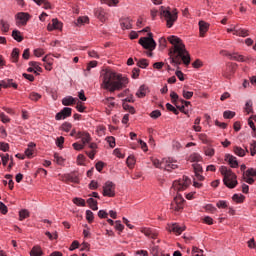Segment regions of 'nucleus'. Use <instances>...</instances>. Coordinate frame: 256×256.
Returning a JSON list of instances; mask_svg holds the SVG:
<instances>
[{
	"instance_id": "f257e3e1",
	"label": "nucleus",
	"mask_w": 256,
	"mask_h": 256,
	"mask_svg": "<svg viewBox=\"0 0 256 256\" xmlns=\"http://www.w3.org/2000/svg\"><path fill=\"white\" fill-rule=\"evenodd\" d=\"M168 41L172 45L169 52L170 64L174 67H179V65L182 63H184V65H189L191 63V55H189L187 48H185L183 40L175 35H172L168 37Z\"/></svg>"
},
{
	"instance_id": "f03ea898",
	"label": "nucleus",
	"mask_w": 256,
	"mask_h": 256,
	"mask_svg": "<svg viewBox=\"0 0 256 256\" xmlns=\"http://www.w3.org/2000/svg\"><path fill=\"white\" fill-rule=\"evenodd\" d=\"M100 87L105 91L110 93H115V91H121V89L127 87L129 84V79L122 74H117L111 69L102 70L100 74Z\"/></svg>"
},
{
	"instance_id": "7ed1b4c3",
	"label": "nucleus",
	"mask_w": 256,
	"mask_h": 256,
	"mask_svg": "<svg viewBox=\"0 0 256 256\" xmlns=\"http://www.w3.org/2000/svg\"><path fill=\"white\" fill-rule=\"evenodd\" d=\"M221 175H223V183L228 189H235L237 187V175L227 166H221L219 169Z\"/></svg>"
},
{
	"instance_id": "20e7f679",
	"label": "nucleus",
	"mask_w": 256,
	"mask_h": 256,
	"mask_svg": "<svg viewBox=\"0 0 256 256\" xmlns=\"http://www.w3.org/2000/svg\"><path fill=\"white\" fill-rule=\"evenodd\" d=\"M160 15H162L164 21H166V27L168 29H171V27H173L177 22V19H179V12L177 11V9H173L171 11V8L169 7L165 10H162L160 12Z\"/></svg>"
},
{
	"instance_id": "39448f33",
	"label": "nucleus",
	"mask_w": 256,
	"mask_h": 256,
	"mask_svg": "<svg viewBox=\"0 0 256 256\" xmlns=\"http://www.w3.org/2000/svg\"><path fill=\"white\" fill-rule=\"evenodd\" d=\"M139 44L143 49H147L148 51H155V47H157V43L155 42V39H153V33L151 32L148 33V37L140 38Z\"/></svg>"
},
{
	"instance_id": "423d86ee",
	"label": "nucleus",
	"mask_w": 256,
	"mask_h": 256,
	"mask_svg": "<svg viewBox=\"0 0 256 256\" xmlns=\"http://www.w3.org/2000/svg\"><path fill=\"white\" fill-rule=\"evenodd\" d=\"M183 207H185V198L181 194H177L170 204V209L173 213H180L183 211Z\"/></svg>"
},
{
	"instance_id": "0eeeda50",
	"label": "nucleus",
	"mask_w": 256,
	"mask_h": 256,
	"mask_svg": "<svg viewBox=\"0 0 256 256\" xmlns=\"http://www.w3.org/2000/svg\"><path fill=\"white\" fill-rule=\"evenodd\" d=\"M191 185V179L187 176L175 180L172 184V187L175 191H185Z\"/></svg>"
},
{
	"instance_id": "6e6552de",
	"label": "nucleus",
	"mask_w": 256,
	"mask_h": 256,
	"mask_svg": "<svg viewBox=\"0 0 256 256\" xmlns=\"http://www.w3.org/2000/svg\"><path fill=\"white\" fill-rule=\"evenodd\" d=\"M14 19L17 27H25L29 22V19H31V14L27 12H18L14 16Z\"/></svg>"
},
{
	"instance_id": "1a4fd4ad",
	"label": "nucleus",
	"mask_w": 256,
	"mask_h": 256,
	"mask_svg": "<svg viewBox=\"0 0 256 256\" xmlns=\"http://www.w3.org/2000/svg\"><path fill=\"white\" fill-rule=\"evenodd\" d=\"M102 189L103 197H115V183L112 181H106Z\"/></svg>"
},
{
	"instance_id": "9d476101",
	"label": "nucleus",
	"mask_w": 256,
	"mask_h": 256,
	"mask_svg": "<svg viewBox=\"0 0 256 256\" xmlns=\"http://www.w3.org/2000/svg\"><path fill=\"white\" fill-rule=\"evenodd\" d=\"M166 229L167 231H169V233H174L175 235H181V233H183V231H185L187 227H185V225L181 226L178 223H170V224H167Z\"/></svg>"
},
{
	"instance_id": "9b49d317",
	"label": "nucleus",
	"mask_w": 256,
	"mask_h": 256,
	"mask_svg": "<svg viewBox=\"0 0 256 256\" xmlns=\"http://www.w3.org/2000/svg\"><path fill=\"white\" fill-rule=\"evenodd\" d=\"M48 31H63V22L59 21L57 18L52 19V23L47 25Z\"/></svg>"
},
{
	"instance_id": "f8f14e48",
	"label": "nucleus",
	"mask_w": 256,
	"mask_h": 256,
	"mask_svg": "<svg viewBox=\"0 0 256 256\" xmlns=\"http://www.w3.org/2000/svg\"><path fill=\"white\" fill-rule=\"evenodd\" d=\"M71 113H73V109L69 107H64L60 112L55 115L56 121H61L63 119H67V117H71Z\"/></svg>"
},
{
	"instance_id": "ddd939ff",
	"label": "nucleus",
	"mask_w": 256,
	"mask_h": 256,
	"mask_svg": "<svg viewBox=\"0 0 256 256\" xmlns=\"http://www.w3.org/2000/svg\"><path fill=\"white\" fill-rule=\"evenodd\" d=\"M233 73H235V64L228 63L223 70L222 75L225 79H231V77H233Z\"/></svg>"
},
{
	"instance_id": "4468645a",
	"label": "nucleus",
	"mask_w": 256,
	"mask_h": 256,
	"mask_svg": "<svg viewBox=\"0 0 256 256\" xmlns=\"http://www.w3.org/2000/svg\"><path fill=\"white\" fill-rule=\"evenodd\" d=\"M149 93H151L149 86L142 84L138 88V91L136 92V97H138V99H143V98L147 97V95H149Z\"/></svg>"
},
{
	"instance_id": "2eb2a0df",
	"label": "nucleus",
	"mask_w": 256,
	"mask_h": 256,
	"mask_svg": "<svg viewBox=\"0 0 256 256\" xmlns=\"http://www.w3.org/2000/svg\"><path fill=\"white\" fill-rule=\"evenodd\" d=\"M179 167V163L171 158L164 160V169L166 171H173V169H177Z\"/></svg>"
},
{
	"instance_id": "dca6fc26",
	"label": "nucleus",
	"mask_w": 256,
	"mask_h": 256,
	"mask_svg": "<svg viewBox=\"0 0 256 256\" xmlns=\"http://www.w3.org/2000/svg\"><path fill=\"white\" fill-rule=\"evenodd\" d=\"M141 233H143L146 237H149L150 239H157V236L159 235L157 230L147 227L141 228Z\"/></svg>"
},
{
	"instance_id": "f3484780",
	"label": "nucleus",
	"mask_w": 256,
	"mask_h": 256,
	"mask_svg": "<svg viewBox=\"0 0 256 256\" xmlns=\"http://www.w3.org/2000/svg\"><path fill=\"white\" fill-rule=\"evenodd\" d=\"M76 139H81L82 144L87 145V143H91V134L81 131L77 133Z\"/></svg>"
},
{
	"instance_id": "a211bd4d",
	"label": "nucleus",
	"mask_w": 256,
	"mask_h": 256,
	"mask_svg": "<svg viewBox=\"0 0 256 256\" xmlns=\"http://www.w3.org/2000/svg\"><path fill=\"white\" fill-rule=\"evenodd\" d=\"M42 61L45 63L44 67L46 69V71H51L53 69V61H55L53 59V55L51 54H47Z\"/></svg>"
},
{
	"instance_id": "6ab92c4d",
	"label": "nucleus",
	"mask_w": 256,
	"mask_h": 256,
	"mask_svg": "<svg viewBox=\"0 0 256 256\" xmlns=\"http://www.w3.org/2000/svg\"><path fill=\"white\" fill-rule=\"evenodd\" d=\"M120 27L123 30L133 29V20H131V18H122V19H120Z\"/></svg>"
},
{
	"instance_id": "aec40b11",
	"label": "nucleus",
	"mask_w": 256,
	"mask_h": 256,
	"mask_svg": "<svg viewBox=\"0 0 256 256\" xmlns=\"http://www.w3.org/2000/svg\"><path fill=\"white\" fill-rule=\"evenodd\" d=\"M0 85L3 89H9L11 87L12 89H17V87H19L17 83L13 82V79L2 80Z\"/></svg>"
},
{
	"instance_id": "412c9836",
	"label": "nucleus",
	"mask_w": 256,
	"mask_h": 256,
	"mask_svg": "<svg viewBox=\"0 0 256 256\" xmlns=\"http://www.w3.org/2000/svg\"><path fill=\"white\" fill-rule=\"evenodd\" d=\"M198 25H199L200 37H205V33L209 31V23L203 20H200Z\"/></svg>"
},
{
	"instance_id": "4be33fe9",
	"label": "nucleus",
	"mask_w": 256,
	"mask_h": 256,
	"mask_svg": "<svg viewBox=\"0 0 256 256\" xmlns=\"http://www.w3.org/2000/svg\"><path fill=\"white\" fill-rule=\"evenodd\" d=\"M97 61L92 60L87 64L86 69L84 70V76L85 77H89V75H91V69H95V67H97Z\"/></svg>"
},
{
	"instance_id": "5701e85b",
	"label": "nucleus",
	"mask_w": 256,
	"mask_h": 256,
	"mask_svg": "<svg viewBox=\"0 0 256 256\" xmlns=\"http://www.w3.org/2000/svg\"><path fill=\"white\" fill-rule=\"evenodd\" d=\"M35 147H37V144H35V142H30L28 144V148L25 150V155L26 157H28V159H31L33 157Z\"/></svg>"
},
{
	"instance_id": "b1692460",
	"label": "nucleus",
	"mask_w": 256,
	"mask_h": 256,
	"mask_svg": "<svg viewBox=\"0 0 256 256\" xmlns=\"http://www.w3.org/2000/svg\"><path fill=\"white\" fill-rule=\"evenodd\" d=\"M9 29H11V24H9V21L5 19L0 20V31L2 33H9Z\"/></svg>"
},
{
	"instance_id": "393cba45",
	"label": "nucleus",
	"mask_w": 256,
	"mask_h": 256,
	"mask_svg": "<svg viewBox=\"0 0 256 256\" xmlns=\"http://www.w3.org/2000/svg\"><path fill=\"white\" fill-rule=\"evenodd\" d=\"M226 159H228V163L230 167H232V169H237V167H239V162L237 161V157L228 154L226 156Z\"/></svg>"
},
{
	"instance_id": "a878e982",
	"label": "nucleus",
	"mask_w": 256,
	"mask_h": 256,
	"mask_svg": "<svg viewBox=\"0 0 256 256\" xmlns=\"http://www.w3.org/2000/svg\"><path fill=\"white\" fill-rule=\"evenodd\" d=\"M96 17L101 21L102 23H105L107 21V12L105 10L99 8L96 10Z\"/></svg>"
},
{
	"instance_id": "bb28decb",
	"label": "nucleus",
	"mask_w": 256,
	"mask_h": 256,
	"mask_svg": "<svg viewBox=\"0 0 256 256\" xmlns=\"http://www.w3.org/2000/svg\"><path fill=\"white\" fill-rule=\"evenodd\" d=\"M235 155H237L238 157H245V155H247V153H249V150L246 148V149H243L239 146H234V149H233Z\"/></svg>"
},
{
	"instance_id": "cd10ccee",
	"label": "nucleus",
	"mask_w": 256,
	"mask_h": 256,
	"mask_svg": "<svg viewBox=\"0 0 256 256\" xmlns=\"http://www.w3.org/2000/svg\"><path fill=\"white\" fill-rule=\"evenodd\" d=\"M30 256H43V249L39 245L33 246L30 251Z\"/></svg>"
},
{
	"instance_id": "c85d7f7f",
	"label": "nucleus",
	"mask_w": 256,
	"mask_h": 256,
	"mask_svg": "<svg viewBox=\"0 0 256 256\" xmlns=\"http://www.w3.org/2000/svg\"><path fill=\"white\" fill-rule=\"evenodd\" d=\"M228 57L232 61H239L240 63H244V61H245V56H243V55H241L239 53L228 54Z\"/></svg>"
},
{
	"instance_id": "c756f323",
	"label": "nucleus",
	"mask_w": 256,
	"mask_h": 256,
	"mask_svg": "<svg viewBox=\"0 0 256 256\" xmlns=\"http://www.w3.org/2000/svg\"><path fill=\"white\" fill-rule=\"evenodd\" d=\"M62 105L65 107H69L71 105H75V98L73 96H66L62 99Z\"/></svg>"
},
{
	"instance_id": "7c9ffc66",
	"label": "nucleus",
	"mask_w": 256,
	"mask_h": 256,
	"mask_svg": "<svg viewBox=\"0 0 256 256\" xmlns=\"http://www.w3.org/2000/svg\"><path fill=\"white\" fill-rule=\"evenodd\" d=\"M29 66L33 67L34 71H36V75H39V73H43V68H41V64L39 62L30 61Z\"/></svg>"
},
{
	"instance_id": "2f4dec72",
	"label": "nucleus",
	"mask_w": 256,
	"mask_h": 256,
	"mask_svg": "<svg viewBox=\"0 0 256 256\" xmlns=\"http://www.w3.org/2000/svg\"><path fill=\"white\" fill-rule=\"evenodd\" d=\"M236 37H249V30L245 28H237L236 33H233Z\"/></svg>"
},
{
	"instance_id": "473e14b6",
	"label": "nucleus",
	"mask_w": 256,
	"mask_h": 256,
	"mask_svg": "<svg viewBox=\"0 0 256 256\" xmlns=\"http://www.w3.org/2000/svg\"><path fill=\"white\" fill-rule=\"evenodd\" d=\"M12 37L14 41H17V43H21L23 41V34H21V31L17 29L12 31Z\"/></svg>"
},
{
	"instance_id": "72a5a7b5",
	"label": "nucleus",
	"mask_w": 256,
	"mask_h": 256,
	"mask_svg": "<svg viewBox=\"0 0 256 256\" xmlns=\"http://www.w3.org/2000/svg\"><path fill=\"white\" fill-rule=\"evenodd\" d=\"M204 154L206 157H214L215 156V148L212 145H208L204 147Z\"/></svg>"
},
{
	"instance_id": "f704fd0d",
	"label": "nucleus",
	"mask_w": 256,
	"mask_h": 256,
	"mask_svg": "<svg viewBox=\"0 0 256 256\" xmlns=\"http://www.w3.org/2000/svg\"><path fill=\"white\" fill-rule=\"evenodd\" d=\"M86 203L89 205V207H90V209H92V211H97V209H99V207L97 206V200H95L92 197L88 198Z\"/></svg>"
},
{
	"instance_id": "c9c22d12",
	"label": "nucleus",
	"mask_w": 256,
	"mask_h": 256,
	"mask_svg": "<svg viewBox=\"0 0 256 256\" xmlns=\"http://www.w3.org/2000/svg\"><path fill=\"white\" fill-rule=\"evenodd\" d=\"M255 123H256V115H251L248 119V125L254 133H256Z\"/></svg>"
},
{
	"instance_id": "e433bc0d",
	"label": "nucleus",
	"mask_w": 256,
	"mask_h": 256,
	"mask_svg": "<svg viewBox=\"0 0 256 256\" xmlns=\"http://www.w3.org/2000/svg\"><path fill=\"white\" fill-rule=\"evenodd\" d=\"M12 63H17L19 61V48H14L11 53Z\"/></svg>"
},
{
	"instance_id": "4c0bfd02",
	"label": "nucleus",
	"mask_w": 256,
	"mask_h": 256,
	"mask_svg": "<svg viewBox=\"0 0 256 256\" xmlns=\"http://www.w3.org/2000/svg\"><path fill=\"white\" fill-rule=\"evenodd\" d=\"M72 203H74V205H77V207H85L86 205L85 199L79 197L73 198Z\"/></svg>"
},
{
	"instance_id": "58836bf2",
	"label": "nucleus",
	"mask_w": 256,
	"mask_h": 256,
	"mask_svg": "<svg viewBox=\"0 0 256 256\" xmlns=\"http://www.w3.org/2000/svg\"><path fill=\"white\" fill-rule=\"evenodd\" d=\"M232 201H234V203H244L245 195H243V194H234L232 196Z\"/></svg>"
},
{
	"instance_id": "ea45409f",
	"label": "nucleus",
	"mask_w": 256,
	"mask_h": 256,
	"mask_svg": "<svg viewBox=\"0 0 256 256\" xmlns=\"http://www.w3.org/2000/svg\"><path fill=\"white\" fill-rule=\"evenodd\" d=\"M190 161L191 163H199L203 161V158L199 155V153H193L190 155Z\"/></svg>"
},
{
	"instance_id": "a19ab883",
	"label": "nucleus",
	"mask_w": 256,
	"mask_h": 256,
	"mask_svg": "<svg viewBox=\"0 0 256 256\" xmlns=\"http://www.w3.org/2000/svg\"><path fill=\"white\" fill-rule=\"evenodd\" d=\"M29 210L27 209H22L19 211V221H24V219L29 218Z\"/></svg>"
},
{
	"instance_id": "79ce46f5",
	"label": "nucleus",
	"mask_w": 256,
	"mask_h": 256,
	"mask_svg": "<svg viewBox=\"0 0 256 256\" xmlns=\"http://www.w3.org/2000/svg\"><path fill=\"white\" fill-rule=\"evenodd\" d=\"M54 161L57 163V165H64L65 164V158H63L59 153H54Z\"/></svg>"
},
{
	"instance_id": "37998d69",
	"label": "nucleus",
	"mask_w": 256,
	"mask_h": 256,
	"mask_svg": "<svg viewBox=\"0 0 256 256\" xmlns=\"http://www.w3.org/2000/svg\"><path fill=\"white\" fill-rule=\"evenodd\" d=\"M244 109H245L247 115L253 113V101L248 100V101L245 103Z\"/></svg>"
},
{
	"instance_id": "c03bdc74",
	"label": "nucleus",
	"mask_w": 256,
	"mask_h": 256,
	"mask_svg": "<svg viewBox=\"0 0 256 256\" xmlns=\"http://www.w3.org/2000/svg\"><path fill=\"white\" fill-rule=\"evenodd\" d=\"M71 129H73V124H71L69 122H64L61 125V130L64 131L65 133H69V131H71Z\"/></svg>"
},
{
	"instance_id": "a18cd8bd",
	"label": "nucleus",
	"mask_w": 256,
	"mask_h": 256,
	"mask_svg": "<svg viewBox=\"0 0 256 256\" xmlns=\"http://www.w3.org/2000/svg\"><path fill=\"white\" fill-rule=\"evenodd\" d=\"M101 3L108 5V7H115L119 5V0H101Z\"/></svg>"
},
{
	"instance_id": "49530a36",
	"label": "nucleus",
	"mask_w": 256,
	"mask_h": 256,
	"mask_svg": "<svg viewBox=\"0 0 256 256\" xmlns=\"http://www.w3.org/2000/svg\"><path fill=\"white\" fill-rule=\"evenodd\" d=\"M113 99H115V98H113V97H108V98H106V99L104 100L105 105H107V107H108L109 109H113V107H115V102L113 101Z\"/></svg>"
},
{
	"instance_id": "de8ad7c7",
	"label": "nucleus",
	"mask_w": 256,
	"mask_h": 256,
	"mask_svg": "<svg viewBox=\"0 0 256 256\" xmlns=\"http://www.w3.org/2000/svg\"><path fill=\"white\" fill-rule=\"evenodd\" d=\"M85 23H89V17L87 16L78 17L76 25H85Z\"/></svg>"
},
{
	"instance_id": "09e8293b",
	"label": "nucleus",
	"mask_w": 256,
	"mask_h": 256,
	"mask_svg": "<svg viewBox=\"0 0 256 256\" xmlns=\"http://www.w3.org/2000/svg\"><path fill=\"white\" fill-rule=\"evenodd\" d=\"M170 99H171L173 105H177V101H179V94H177L175 91H172L170 93Z\"/></svg>"
},
{
	"instance_id": "8fccbe9b",
	"label": "nucleus",
	"mask_w": 256,
	"mask_h": 256,
	"mask_svg": "<svg viewBox=\"0 0 256 256\" xmlns=\"http://www.w3.org/2000/svg\"><path fill=\"white\" fill-rule=\"evenodd\" d=\"M244 181L249 185H253V183H255V179H253V175H247V172L244 173Z\"/></svg>"
},
{
	"instance_id": "3c124183",
	"label": "nucleus",
	"mask_w": 256,
	"mask_h": 256,
	"mask_svg": "<svg viewBox=\"0 0 256 256\" xmlns=\"http://www.w3.org/2000/svg\"><path fill=\"white\" fill-rule=\"evenodd\" d=\"M137 65L141 69H147V67H149V62L147 61V59H141L138 61Z\"/></svg>"
},
{
	"instance_id": "603ef678",
	"label": "nucleus",
	"mask_w": 256,
	"mask_h": 256,
	"mask_svg": "<svg viewBox=\"0 0 256 256\" xmlns=\"http://www.w3.org/2000/svg\"><path fill=\"white\" fill-rule=\"evenodd\" d=\"M29 99H30V101H39V99H41V94H39L37 92H31L29 94Z\"/></svg>"
},
{
	"instance_id": "864d4df0",
	"label": "nucleus",
	"mask_w": 256,
	"mask_h": 256,
	"mask_svg": "<svg viewBox=\"0 0 256 256\" xmlns=\"http://www.w3.org/2000/svg\"><path fill=\"white\" fill-rule=\"evenodd\" d=\"M198 139L199 141L204 143V145H207L209 143V138H207V134L205 133L198 134Z\"/></svg>"
},
{
	"instance_id": "5fc2aeb1",
	"label": "nucleus",
	"mask_w": 256,
	"mask_h": 256,
	"mask_svg": "<svg viewBox=\"0 0 256 256\" xmlns=\"http://www.w3.org/2000/svg\"><path fill=\"white\" fill-rule=\"evenodd\" d=\"M94 219H95V216L93 214V211L86 210V220L88 221V223H93Z\"/></svg>"
},
{
	"instance_id": "6e6d98bb",
	"label": "nucleus",
	"mask_w": 256,
	"mask_h": 256,
	"mask_svg": "<svg viewBox=\"0 0 256 256\" xmlns=\"http://www.w3.org/2000/svg\"><path fill=\"white\" fill-rule=\"evenodd\" d=\"M113 155H115V157H118V159H125V154H123V152H121V149L119 148H115L113 150Z\"/></svg>"
},
{
	"instance_id": "4d7b16f0",
	"label": "nucleus",
	"mask_w": 256,
	"mask_h": 256,
	"mask_svg": "<svg viewBox=\"0 0 256 256\" xmlns=\"http://www.w3.org/2000/svg\"><path fill=\"white\" fill-rule=\"evenodd\" d=\"M192 167L194 169V173L197 174V173H203V166H201V164L199 163H194L192 164Z\"/></svg>"
},
{
	"instance_id": "13d9d810",
	"label": "nucleus",
	"mask_w": 256,
	"mask_h": 256,
	"mask_svg": "<svg viewBox=\"0 0 256 256\" xmlns=\"http://www.w3.org/2000/svg\"><path fill=\"white\" fill-rule=\"evenodd\" d=\"M223 117H224V119H233V117H235V112H233L231 110H226L223 113Z\"/></svg>"
},
{
	"instance_id": "bf43d9fd",
	"label": "nucleus",
	"mask_w": 256,
	"mask_h": 256,
	"mask_svg": "<svg viewBox=\"0 0 256 256\" xmlns=\"http://www.w3.org/2000/svg\"><path fill=\"white\" fill-rule=\"evenodd\" d=\"M123 109H125V111H129L132 115L135 114V108L126 102H123Z\"/></svg>"
},
{
	"instance_id": "052dcab7",
	"label": "nucleus",
	"mask_w": 256,
	"mask_h": 256,
	"mask_svg": "<svg viewBox=\"0 0 256 256\" xmlns=\"http://www.w3.org/2000/svg\"><path fill=\"white\" fill-rule=\"evenodd\" d=\"M89 189L91 191H96V189H99V182L92 180L89 185H88Z\"/></svg>"
},
{
	"instance_id": "680f3d73",
	"label": "nucleus",
	"mask_w": 256,
	"mask_h": 256,
	"mask_svg": "<svg viewBox=\"0 0 256 256\" xmlns=\"http://www.w3.org/2000/svg\"><path fill=\"white\" fill-rule=\"evenodd\" d=\"M66 180L70 181V183H79V177L73 176L71 174L66 175Z\"/></svg>"
},
{
	"instance_id": "e2e57ef3",
	"label": "nucleus",
	"mask_w": 256,
	"mask_h": 256,
	"mask_svg": "<svg viewBox=\"0 0 256 256\" xmlns=\"http://www.w3.org/2000/svg\"><path fill=\"white\" fill-rule=\"evenodd\" d=\"M166 109L174 113V115H177L179 113V110H177V108H175V106H173V104L171 103L166 104Z\"/></svg>"
},
{
	"instance_id": "0e129e2a",
	"label": "nucleus",
	"mask_w": 256,
	"mask_h": 256,
	"mask_svg": "<svg viewBox=\"0 0 256 256\" xmlns=\"http://www.w3.org/2000/svg\"><path fill=\"white\" fill-rule=\"evenodd\" d=\"M0 157L2 159V165L7 167V164L9 163V154H0Z\"/></svg>"
},
{
	"instance_id": "69168bd1",
	"label": "nucleus",
	"mask_w": 256,
	"mask_h": 256,
	"mask_svg": "<svg viewBox=\"0 0 256 256\" xmlns=\"http://www.w3.org/2000/svg\"><path fill=\"white\" fill-rule=\"evenodd\" d=\"M126 163L128 167H133L135 165V156H128Z\"/></svg>"
},
{
	"instance_id": "338daca9",
	"label": "nucleus",
	"mask_w": 256,
	"mask_h": 256,
	"mask_svg": "<svg viewBox=\"0 0 256 256\" xmlns=\"http://www.w3.org/2000/svg\"><path fill=\"white\" fill-rule=\"evenodd\" d=\"M182 96L184 97V99H191L193 97V92L182 90Z\"/></svg>"
},
{
	"instance_id": "774afa93",
	"label": "nucleus",
	"mask_w": 256,
	"mask_h": 256,
	"mask_svg": "<svg viewBox=\"0 0 256 256\" xmlns=\"http://www.w3.org/2000/svg\"><path fill=\"white\" fill-rule=\"evenodd\" d=\"M160 116H161L160 110H154L150 113L151 119H159Z\"/></svg>"
}]
</instances>
